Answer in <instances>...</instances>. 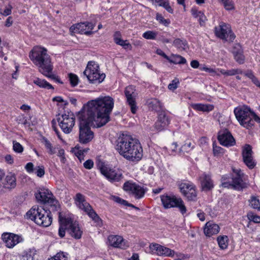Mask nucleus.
<instances>
[{"mask_svg":"<svg viewBox=\"0 0 260 260\" xmlns=\"http://www.w3.org/2000/svg\"><path fill=\"white\" fill-rule=\"evenodd\" d=\"M114 104V99L109 96L89 102L79 112V130H90L106 124L109 120Z\"/></svg>","mask_w":260,"mask_h":260,"instance_id":"obj_1","label":"nucleus"},{"mask_svg":"<svg viewBox=\"0 0 260 260\" xmlns=\"http://www.w3.org/2000/svg\"><path fill=\"white\" fill-rule=\"evenodd\" d=\"M114 104V99L109 96L89 102L79 112V130H90L106 124L109 120Z\"/></svg>","mask_w":260,"mask_h":260,"instance_id":"obj_2","label":"nucleus"},{"mask_svg":"<svg viewBox=\"0 0 260 260\" xmlns=\"http://www.w3.org/2000/svg\"><path fill=\"white\" fill-rule=\"evenodd\" d=\"M116 150L126 159L133 161L140 160L143 149L139 141L127 133H121L116 141Z\"/></svg>","mask_w":260,"mask_h":260,"instance_id":"obj_3","label":"nucleus"},{"mask_svg":"<svg viewBox=\"0 0 260 260\" xmlns=\"http://www.w3.org/2000/svg\"><path fill=\"white\" fill-rule=\"evenodd\" d=\"M29 57L33 63L38 67L41 73L56 82L63 83L57 76L52 74L53 65L51 57L45 48L35 46L30 51Z\"/></svg>","mask_w":260,"mask_h":260,"instance_id":"obj_4","label":"nucleus"},{"mask_svg":"<svg viewBox=\"0 0 260 260\" xmlns=\"http://www.w3.org/2000/svg\"><path fill=\"white\" fill-rule=\"evenodd\" d=\"M50 211L39 208L37 206L32 207L26 214V217L39 225L44 227L49 226L52 221Z\"/></svg>","mask_w":260,"mask_h":260,"instance_id":"obj_5","label":"nucleus"},{"mask_svg":"<svg viewBox=\"0 0 260 260\" xmlns=\"http://www.w3.org/2000/svg\"><path fill=\"white\" fill-rule=\"evenodd\" d=\"M252 111L248 107H237L234 109V113L239 123L244 127L249 129L254 124L252 119Z\"/></svg>","mask_w":260,"mask_h":260,"instance_id":"obj_6","label":"nucleus"},{"mask_svg":"<svg viewBox=\"0 0 260 260\" xmlns=\"http://www.w3.org/2000/svg\"><path fill=\"white\" fill-rule=\"evenodd\" d=\"M75 201L77 206L86 212L92 220L99 224L102 223V219L92 209L89 204L86 202L85 197L83 194L80 193H77L75 198Z\"/></svg>","mask_w":260,"mask_h":260,"instance_id":"obj_7","label":"nucleus"},{"mask_svg":"<svg viewBox=\"0 0 260 260\" xmlns=\"http://www.w3.org/2000/svg\"><path fill=\"white\" fill-rule=\"evenodd\" d=\"M161 201L165 209L177 207L182 214L186 212V208L181 198L174 195L163 194L160 196Z\"/></svg>","mask_w":260,"mask_h":260,"instance_id":"obj_8","label":"nucleus"},{"mask_svg":"<svg viewBox=\"0 0 260 260\" xmlns=\"http://www.w3.org/2000/svg\"><path fill=\"white\" fill-rule=\"evenodd\" d=\"M36 198L38 201L41 203L48 204L52 208V210H56L57 208H59L58 201L48 189L40 188L38 192L36 193Z\"/></svg>","mask_w":260,"mask_h":260,"instance_id":"obj_9","label":"nucleus"},{"mask_svg":"<svg viewBox=\"0 0 260 260\" xmlns=\"http://www.w3.org/2000/svg\"><path fill=\"white\" fill-rule=\"evenodd\" d=\"M100 172L108 180L111 182H118L123 177L121 170L110 168L104 164L99 166Z\"/></svg>","mask_w":260,"mask_h":260,"instance_id":"obj_10","label":"nucleus"},{"mask_svg":"<svg viewBox=\"0 0 260 260\" xmlns=\"http://www.w3.org/2000/svg\"><path fill=\"white\" fill-rule=\"evenodd\" d=\"M235 176L232 178V182H224L222 184L223 187L232 188L237 190H241L246 187V184L243 182L242 177L243 174L241 170L233 169Z\"/></svg>","mask_w":260,"mask_h":260,"instance_id":"obj_11","label":"nucleus"},{"mask_svg":"<svg viewBox=\"0 0 260 260\" xmlns=\"http://www.w3.org/2000/svg\"><path fill=\"white\" fill-rule=\"evenodd\" d=\"M215 33L216 36L220 39L229 41H233L236 37L229 25L224 23H221L218 27L215 28Z\"/></svg>","mask_w":260,"mask_h":260,"instance_id":"obj_12","label":"nucleus"},{"mask_svg":"<svg viewBox=\"0 0 260 260\" xmlns=\"http://www.w3.org/2000/svg\"><path fill=\"white\" fill-rule=\"evenodd\" d=\"M95 26V24L89 22H81L73 24L70 28L71 32L90 35L93 33L91 30Z\"/></svg>","mask_w":260,"mask_h":260,"instance_id":"obj_13","label":"nucleus"},{"mask_svg":"<svg viewBox=\"0 0 260 260\" xmlns=\"http://www.w3.org/2000/svg\"><path fill=\"white\" fill-rule=\"evenodd\" d=\"M124 94L126 99V102L131 107V112L135 114L137 109L136 98L138 93L135 87L132 85L127 86L124 90Z\"/></svg>","mask_w":260,"mask_h":260,"instance_id":"obj_14","label":"nucleus"},{"mask_svg":"<svg viewBox=\"0 0 260 260\" xmlns=\"http://www.w3.org/2000/svg\"><path fill=\"white\" fill-rule=\"evenodd\" d=\"M58 123L62 130H71L75 125V118L72 112H68L61 115V118L58 117Z\"/></svg>","mask_w":260,"mask_h":260,"instance_id":"obj_15","label":"nucleus"},{"mask_svg":"<svg viewBox=\"0 0 260 260\" xmlns=\"http://www.w3.org/2000/svg\"><path fill=\"white\" fill-rule=\"evenodd\" d=\"M60 219L63 223L67 224L68 230L70 231V234L72 237L77 239L81 238L82 234V231L81 230L77 222H73L71 218H66L60 216Z\"/></svg>","mask_w":260,"mask_h":260,"instance_id":"obj_16","label":"nucleus"},{"mask_svg":"<svg viewBox=\"0 0 260 260\" xmlns=\"http://www.w3.org/2000/svg\"><path fill=\"white\" fill-rule=\"evenodd\" d=\"M123 188L126 191L135 196L137 199L142 198L145 193V190L143 187L129 181L125 182L123 185Z\"/></svg>","mask_w":260,"mask_h":260,"instance_id":"obj_17","label":"nucleus"},{"mask_svg":"<svg viewBox=\"0 0 260 260\" xmlns=\"http://www.w3.org/2000/svg\"><path fill=\"white\" fill-rule=\"evenodd\" d=\"M252 147L249 144L245 145L242 148V157L245 164L250 169H253L255 163L252 156Z\"/></svg>","mask_w":260,"mask_h":260,"instance_id":"obj_18","label":"nucleus"},{"mask_svg":"<svg viewBox=\"0 0 260 260\" xmlns=\"http://www.w3.org/2000/svg\"><path fill=\"white\" fill-rule=\"evenodd\" d=\"M179 189L181 193L189 200H193L197 196L194 187L192 184L181 183L179 184Z\"/></svg>","mask_w":260,"mask_h":260,"instance_id":"obj_19","label":"nucleus"},{"mask_svg":"<svg viewBox=\"0 0 260 260\" xmlns=\"http://www.w3.org/2000/svg\"><path fill=\"white\" fill-rule=\"evenodd\" d=\"M218 140L223 146L229 147L235 144V140L229 131H219Z\"/></svg>","mask_w":260,"mask_h":260,"instance_id":"obj_20","label":"nucleus"},{"mask_svg":"<svg viewBox=\"0 0 260 260\" xmlns=\"http://www.w3.org/2000/svg\"><path fill=\"white\" fill-rule=\"evenodd\" d=\"M2 238L8 248H12L22 240L21 237L13 233H4Z\"/></svg>","mask_w":260,"mask_h":260,"instance_id":"obj_21","label":"nucleus"},{"mask_svg":"<svg viewBox=\"0 0 260 260\" xmlns=\"http://www.w3.org/2000/svg\"><path fill=\"white\" fill-rule=\"evenodd\" d=\"M108 240L110 245L113 247L120 248L121 249H126L128 247L127 241L118 235H111L108 237Z\"/></svg>","mask_w":260,"mask_h":260,"instance_id":"obj_22","label":"nucleus"},{"mask_svg":"<svg viewBox=\"0 0 260 260\" xmlns=\"http://www.w3.org/2000/svg\"><path fill=\"white\" fill-rule=\"evenodd\" d=\"M170 124V120L165 111H161L158 114V119L155 122V127L157 130L166 129Z\"/></svg>","mask_w":260,"mask_h":260,"instance_id":"obj_23","label":"nucleus"},{"mask_svg":"<svg viewBox=\"0 0 260 260\" xmlns=\"http://www.w3.org/2000/svg\"><path fill=\"white\" fill-rule=\"evenodd\" d=\"M146 104L150 110L154 111L158 113V114L161 111H165L164 110L163 104L157 99L152 98L147 100Z\"/></svg>","mask_w":260,"mask_h":260,"instance_id":"obj_24","label":"nucleus"},{"mask_svg":"<svg viewBox=\"0 0 260 260\" xmlns=\"http://www.w3.org/2000/svg\"><path fill=\"white\" fill-rule=\"evenodd\" d=\"M220 228L218 224L213 221H208L205 225L204 233L206 236L211 237L213 235L217 234Z\"/></svg>","mask_w":260,"mask_h":260,"instance_id":"obj_25","label":"nucleus"},{"mask_svg":"<svg viewBox=\"0 0 260 260\" xmlns=\"http://www.w3.org/2000/svg\"><path fill=\"white\" fill-rule=\"evenodd\" d=\"M202 188L203 190L208 191L213 187V183L209 175L203 174L200 177Z\"/></svg>","mask_w":260,"mask_h":260,"instance_id":"obj_26","label":"nucleus"},{"mask_svg":"<svg viewBox=\"0 0 260 260\" xmlns=\"http://www.w3.org/2000/svg\"><path fill=\"white\" fill-rule=\"evenodd\" d=\"M232 53L234 56L236 61L239 64H243L244 62L245 57L243 55V50L241 46L236 44L233 47Z\"/></svg>","mask_w":260,"mask_h":260,"instance_id":"obj_27","label":"nucleus"},{"mask_svg":"<svg viewBox=\"0 0 260 260\" xmlns=\"http://www.w3.org/2000/svg\"><path fill=\"white\" fill-rule=\"evenodd\" d=\"M105 74H101L99 70L95 73H92V74L86 76L89 81L91 83H100L105 78Z\"/></svg>","mask_w":260,"mask_h":260,"instance_id":"obj_28","label":"nucleus"},{"mask_svg":"<svg viewBox=\"0 0 260 260\" xmlns=\"http://www.w3.org/2000/svg\"><path fill=\"white\" fill-rule=\"evenodd\" d=\"M93 131H80L79 142L82 144H86L93 138Z\"/></svg>","mask_w":260,"mask_h":260,"instance_id":"obj_29","label":"nucleus"},{"mask_svg":"<svg viewBox=\"0 0 260 260\" xmlns=\"http://www.w3.org/2000/svg\"><path fill=\"white\" fill-rule=\"evenodd\" d=\"M191 107L195 110L204 112H209L214 109V106L212 105L201 103L192 104Z\"/></svg>","mask_w":260,"mask_h":260,"instance_id":"obj_30","label":"nucleus"},{"mask_svg":"<svg viewBox=\"0 0 260 260\" xmlns=\"http://www.w3.org/2000/svg\"><path fill=\"white\" fill-rule=\"evenodd\" d=\"M99 70V64L95 61H90L88 62L86 68L83 72V74L86 77L89 75L92 74L93 72L95 73L98 71Z\"/></svg>","mask_w":260,"mask_h":260,"instance_id":"obj_31","label":"nucleus"},{"mask_svg":"<svg viewBox=\"0 0 260 260\" xmlns=\"http://www.w3.org/2000/svg\"><path fill=\"white\" fill-rule=\"evenodd\" d=\"M6 186L8 188H13L16 185V179L14 174H9L6 177Z\"/></svg>","mask_w":260,"mask_h":260,"instance_id":"obj_32","label":"nucleus"},{"mask_svg":"<svg viewBox=\"0 0 260 260\" xmlns=\"http://www.w3.org/2000/svg\"><path fill=\"white\" fill-rule=\"evenodd\" d=\"M219 71L221 74L226 76H234L243 74L242 70L240 69H233L230 70L221 69Z\"/></svg>","mask_w":260,"mask_h":260,"instance_id":"obj_33","label":"nucleus"},{"mask_svg":"<svg viewBox=\"0 0 260 260\" xmlns=\"http://www.w3.org/2000/svg\"><path fill=\"white\" fill-rule=\"evenodd\" d=\"M34 83L41 88L47 89H53V87L49 82L44 79L37 78L34 81Z\"/></svg>","mask_w":260,"mask_h":260,"instance_id":"obj_34","label":"nucleus"},{"mask_svg":"<svg viewBox=\"0 0 260 260\" xmlns=\"http://www.w3.org/2000/svg\"><path fill=\"white\" fill-rule=\"evenodd\" d=\"M173 45L177 48L185 50L188 48L187 43L185 40L176 39L173 42Z\"/></svg>","mask_w":260,"mask_h":260,"instance_id":"obj_35","label":"nucleus"},{"mask_svg":"<svg viewBox=\"0 0 260 260\" xmlns=\"http://www.w3.org/2000/svg\"><path fill=\"white\" fill-rule=\"evenodd\" d=\"M79 146H76L72 150V152H74L75 154L78 157L79 159L81 161L84 159V153H86L89 149L86 148L83 150L79 149Z\"/></svg>","mask_w":260,"mask_h":260,"instance_id":"obj_36","label":"nucleus"},{"mask_svg":"<svg viewBox=\"0 0 260 260\" xmlns=\"http://www.w3.org/2000/svg\"><path fill=\"white\" fill-rule=\"evenodd\" d=\"M42 143H44L46 148L49 150L48 153L50 154H54L56 153V147H53L50 142L44 137L42 136L41 139Z\"/></svg>","mask_w":260,"mask_h":260,"instance_id":"obj_37","label":"nucleus"},{"mask_svg":"<svg viewBox=\"0 0 260 260\" xmlns=\"http://www.w3.org/2000/svg\"><path fill=\"white\" fill-rule=\"evenodd\" d=\"M161 245L158 244H151L149 245V253L160 255L161 254Z\"/></svg>","mask_w":260,"mask_h":260,"instance_id":"obj_38","label":"nucleus"},{"mask_svg":"<svg viewBox=\"0 0 260 260\" xmlns=\"http://www.w3.org/2000/svg\"><path fill=\"white\" fill-rule=\"evenodd\" d=\"M168 60L174 64H185L186 62V59L179 55H173L172 59L169 58Z\"/></svg>","mask_w":260,"mask_h":260,"instance_id":"obj_39","label":"nucleus"},{"mask_svg":"<svg viewBox=\"0 0 260 260\" xmlns=\"http://www.w3.org/2000/svg\"><path fill=\"white\" fill-rule=\"evenodd\" d=\"M60 216H61V213H59V220L60 222V227L58 230V235L61 238H63L65 236L66 234V229H68V226L67 224L66 223H63L60 220Z\"/></svg>","mask_w":260,"mask_h":260,"instance_id":"obj_40","label":"nucleus"},{"mask_svg":"<svg viewBox=\"0 0 260 260\" xmlns=\"http://www.w3.org/2000/svg\"><path fill=\"white\" fill-rule=\"evenodd\" d=\"M228 238L226 236H219L217 238V241L219 247L222 249H225L228 246Z\"/></svg>","mask_w":260,"mask_h":260,"instance_id":"obj_41","label":"nucleus"},{"mask_svg":"<svg viewBox=\"0 0 260 260\" xmlns=\"http://www.w3.org/2000/svg\"><path fill=\"white\" fill-rule=\"evenodd\" d=\"M175 251L174 250L163 246H161V254H160V256L173 257Z\"/></svg>","mask_w":260,"mask_h":260,"instance_id":"obj_42","label":"nucleus"},{"mask_svg":"<svg viewBox=\"0 0 260 260\" xmlns=\"http://www.w3.org/2000/svg\"><path fill=\"white\" fill-rule=\"evenodd\" d=\"M213 152L214 156H219L223 154L224 150L221 147L216 146V143L214 142L213 143Z\"/></svg>","mask_w":260,"mask_h":260,"instance_id":"obj_43","label":"nucleus"},{"mask_svg":"<svg viewBox=\"0 0 260 260\" xmlns=\"http://www.w3.org/2000/svg\"><path fill=\"white\" fill-rule=\"evenodd\" d=\"M156 20L159 23L167 26L170 23V20L169 19H165L162 15L157 13L156 16Z\"/></svg>","mask_w":260,"mask_h":260,"instance_id":"obj_44","label":"nucleus"},{"mask_svg":"<svg viewBox=\"0 0 260 260\" xmlns=\"http://www.w3.org/2000/svg\"><path fill=\"white\" fill-rule=\"evenodd\" d=\"M112 199L115 202H117L118 203H119L121 205H126V206H130V207H134V208H135L136 209H138V208H137V207H135L132 204H128L127 203V201H126L125 200H124L122 199H121L120 198L118 197H116V196H113L112 197Z\"/></svg>","mask_w":260,"mask_h":260,"instance_id":"obj_45","label":"nucleus"},{"mask_svg":"<svg viewBox=\"0 0 260 260\" xmlns=\"http://www.w3.org/2000/svg\"><path fill=\"white\" fill-rule=\"evenodd\" d=\"M224 8L227 10H231L234 8V2L232 0H220Z\"/></svg>","mask_w":260,"mask_h":260,"instance_id":"obj_46","label":"nucleus"},{"mask_svg":"<svg viewBox=\"0 0 260 260\" xmlns=\"http://www.w3.org/2000/svg\"><path fill=\"white\" fill-rule=\"evenodd\" d=\"M157 36V33L153 31H147L143 33V37L146 39L154 40Z\"/></svg>","mask_w":260,"mask_h":260,"instance_id":"obj_47","label":"nucleus"},{"mask_svg":"<svg viewBox=\"0 0 260 260\" xmlns=\"http://www.w3.org/2000/svg\"><path fill=\"white\" fill-rule=\"evenodd\" d=\"M250 204L251 207L260 211V202L256 197H252L250 200Z\"/></svg>","mask_w":260,"mask_h":260,"instance_id":"obj_48","label":"nucleus"},{"mask_svg":"<svg viewBox=\"0 0 260 260\" xmlns=\"http://www.w3.org/2000/svg\"><path fill=\"white\" fill-rule=\"evenodd\" d=\"M69 78L70 82L72 86H75L78 84L79 79L76 75L70 73L69 74Z\"/></svg>","mask_w":260,"mask_h":260,"instance_id":"obj_49","label":"nucleus"},{"mask_svg":"<svg viewBox=\"0 0 260 260\" xmlns=\"http://www.w3.org/2000/svg\"><path fill=\"white\" fill-rule=\"evenodd\" d=\"M13 148L15 152L17 153H21L23 151V147L22 146L16 141H13Z\"/></svg>","mask_w":260,"mask_h":260,"instance_id":"obj_50","label":"nucleus"},{"mask_svg":"<svg viewBox=\"0 0 260 260\" xmlns=\"http://www.w3.org/2000/svg\"><path fill=\"white\" fill-rule=\"evenodd\" d=\"M179 83V80L177 78H175L172 81L171 83L168 85V87L170 90L174 91L177 88Z\"/></svg>","mask_w":260,"mask_h":260,"instance_id":"obj_51","label":"nucleus"},{"mask_svg":"<svg viewBox=\"0 0 260 260\" xmlns=\"http://www.w3.org/2000/svg\"><path fill=\"white\" fill-rule=\"evenodd\" d=\"M248 219L255 223H260V216L253 213H249L247 215Z\"/></svg>","mask_w":260,"mask_h":260,"instance_id":"obj_52","label":"nucleus"},{"mask_svg":"<svg viewBox=\"0 0 260 260\" xmlns=\"http://www.w3.org/2000/svg\"><path fill=\"white\" fill-rule=\"evenodd\" d=\"M116 44L122 46L124 49H127L129 47L131 49L132 48L131 45L128 42L127 40H123L121 39Z\"/></svg>","mask_w":260,"mask_h":260,"instance_id":"obj_53","label":"nucleus"},{"mask_svg":"<svg viewBox=\"0 0 260 260\" xmlns=\"http://www.w3.org/2000/svg\"><path fill=\"white\" fill-rule=\"evenodd\" d=\"M160 6L164 7L169 13H173V9L170 6L169 1L166 0L164 3L160 5Z\"/></svg>","mask_w":260,"mask_h":260,"instance_id":"obj_54","label":"nucleus"},{"mask_svg":"<svg viewBox=\"0 0 260 260\" xmlns=\"http://www.w3.org/2000/svg\"><path fill=\"white\" fill-rule=\"evenodd\" d=\"M57 149H58L57 155L60 157V161L62 163H65L66 158L64 156V149L58 147H57Z\"/></svg>","mask_w":260,"mask_h":260,"instance_id":"obj_55","label":"nucleus"},{"mask_svg":"<svg viewBox=\"0 0 260 260\" xmlns=\"http://www.w3.org/2000/svg\"><path fill=\"white\" fill-rule=\"evenodd\" d=\"M67 254L63 252H58L55 256L56 260H68Z\"/></svg>","mask_w":260,"mask_h":260,"instance_id":"obj_56","label":"nucleus"},{"mask_svg":"<svg viewBox=\"0 0 260 260\" xmlns=\"http://www.w3.org/2000/svg\"><path fill=\"white\" fill-rule=\"evenodd\" d=\"M36 174L39 177L43 176L45 174L44 167L42 166L38 167Z\"/></svg>","mask_w":260,"mask_h":260,"instance_id":"obj_57","label":"nucleus"},{"mask_svg":"<svg viewBox=\"0 0 260 260\" xmlns=\"http://www.w3.org/2000/svg\"><path fill=\"white\" fill-rule=\"evenodd\" d=\"M52 101L54 102H57L59 103H62L63 105L66 106L68 105V102L67 101L63 100V99L61 96H55L53 98Z\"/></svg>","mask_w":260,"mask_h":260,"instance_id":"obj_58","label":"nucleus"},{"mask_svg":"<svg viewBox=\"0 0 260 260\" xmlns=\"http://www.w3.org/2000/svg\"><path fill=\"white\" fill-rule=\"evenodd\" d=\"M83 166L87 169H91L93 166V161L91 159H88L84 162Z\"/></svg>","mask_w":260,"mask_h":260,"instance_id":"obj_59","label":"nucleus"},{"mask_svg":"<svg viewBox=\"0 0 260 260\" xmlns=\"http://www.w3.org/2000/svg\"><path fill=\"white\" fill-rule=\"evenodd\" d=\"M113 38L114 42L116 43L121 39V34L120 32L119 31L115 32L113 35Z\"/></svg>","mask_w":260,"mask_h":260,"instance_id":"obj_60","label":"nucleus"},{"mask_svg":"<svg viewBox=\"0 0 260 260\" xmlns=\"http://www.w3.org/2000/svg\"><path fill=\"white\" fill-rule=\"evenodd\" d=\"M202 12V11H198L195 8H192L191 10V14L194 18H199Z\"/></svg>","mask_w":260,"mask_h":260,"instance_id":"obj_61","label":"nucleus"},{"mask_svg":"<svg viewBox=\"0 0 260 260\" xmlns=\"http://www.w3.org/2000/svg\"><path fill=\"white\" fill-rule=\"evenodd\" d=\"M206 20V17L205 16L203 12H202V13L199 17V21L200 25H203Z\"/></svg>","mask_w":260,"mask_h":260,"instance_id":"obj_62","label":"nucleus"},{"mask_svg":"<svg viewBox=\"0 0 260 260\" xmlns=\"http://www.w3.org/2000/svg\"><path fill=\"white\" fill-rule=\"evenodd\" d=\"M12 7L9 6V7L5 9L4 12L2 13V14L4 16H7L11 14Z\"/></svg>","mask_w":260,"mask_h":260,"instance_id":"obj_63","label":"nucleus"},{"mask_svg":"<svg viewBox=\"0 0 260 260\" xmlns=\"http://www.w3.org/2000/svg\"><path fill=\"white\" fill-rule=\"evenodd\" d=\"M34 165L31 162H28L25 166V169L28 172H31L33 171Z\"/></svg>","mask_w":260,"mask_h":260,"instance_id":"obj_64","label":"nucleus"}]
</instances>
